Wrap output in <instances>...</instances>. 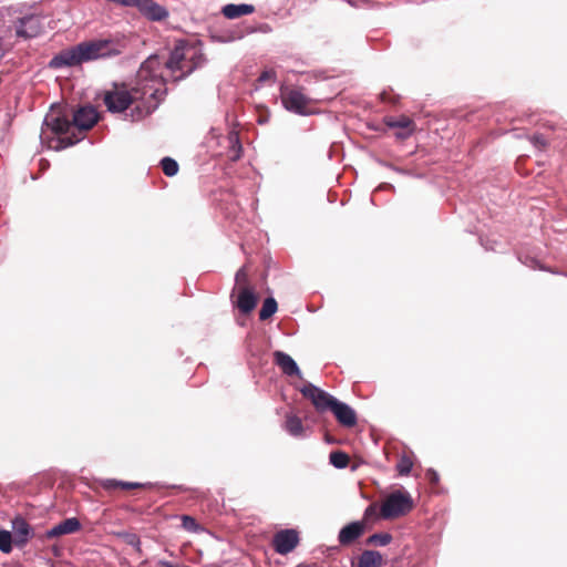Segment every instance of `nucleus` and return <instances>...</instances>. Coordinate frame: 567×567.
Wrapping results in <instances>:
<instances>
[{
    "mask_svg": "<svg viewBox=\"0 0 567 567\" xmlns=\"http://www.w3.org/2000/svg\"><path fill=\"white\" fill-rule=\"evenodd\" d=\"M247 280V272L245 268L239 269L236 272L235 284H244Z\"/></svg>",
    "mask_w": 567,
    "mask_h": 567,
    "instance_id": "nucleus-33",
    "label": "nucleus"
},
{
    "mask_svg": "<svg viewBox=\"0 0 567 567\" xmlns=\"http://www.w3.org/2000/svg\"><path fill=\"white\" fill-rule=\"evenodd\" d=\"M42 31L41 20L37 16H28L19 20L16 33L20 38L31 39L38 37Z\"/></svg>",
    "mask_w": 567,
    "mask_h": 567,
    "instance_id": "nucleus-12",
    "label": "nucleus"
},
{
    "mask_svg": "<svg viewBox=\"0 0 567 567\" xmlns=\"http://www.w3.org/2000/svg\"><path fill=\"white\" fill-rule=\"evenodd\" d=\"M231 300L233 303L243 313L251 312L258 301L257 295L251 291L247 286H241L239 288H234L231 291Z\"/></svg>",
    "mask_w": 567,
    "mask_h": 567,
    "instance_id": "nucleus-9",
    "label": "nucleus"
},
{
    "mask_svg": "<svg viewBox=\"0 0 567 567\" xmlns=\"http://www.w3.org/2000/svg\"><path fill=\"white\" fill-rule=\"evenodd\" d=\"M532 142L535 146L544 147L546 145V141L538 135L533 136Z\"/></svg>",
    "mask_w": 567,
    "mask_h": 567,
    "instance_id": "nucleus-36",
    "label": "nucleus"
},
{
    "mask_svg": "<svg viewBox=\"0 0 567 567\" xmlns=\"http://www.w3.org/2000/svg\"><path fill=\"white\" fill-rule=\"evenodd\" d=\"M254 11L255 7L252 4L247 3H228L221 8V13L224 14V17L230 20L237 19L243 16L251 14Z\"/></svg>",
    "mask_w": 567,
    "mask_h": 567,
    "instance_id": "nucleus-19",
    "label": "nucleus"
},
{
    "mask_svg": "<svg viewBox=\"0 0 567 567\" xmlns=\"http://www.w3.org/2000/svg\"><path fill=\"white\" fill-rule=\"evenodd\" d=\"M12 543H14V538L11 533L4 529L0 530V550L4 554L11 553Z\"/></svg>",
    "mask_w": 567,
    "mask_h": 567,
    "instance_id": "nucleus-27",
    "label": "nucleus"
},
{
    "mask_svg": "<svg viewBox=\"0 0 567 567\" xmlns=\"http://www.w3.org/2000/svg\"><path fill=\"white\" fill-rule=\"evenodd\" d=\"M528 261H529V264L527 262V260L524 261L528 267H533L534 268L536 266V264H537V261L534 258L528 259Z\"/></svg>",
    "mask_w": 567,
    "mask_h": 567,
    "instance_id": "nucleus-37",
    "label": "nucleus"
},
{
    "mask_svg": "<svg viewBox=\"0 0 567 567\" xmlns=\"http://www.w3.org/2000/svg\"><path fill=\"white\" fill-rule=\"evenodd\" d=\"M301 394L311 401L317 412L322 413L326 411H332L337 399L330 395L328 392L319 389L312 383H306L300 389Z\"/></svg>",
    "mask_w": 567,
    "mask_h": 567,
    "instance_id": "nucleus-6",
    "label": "nucleus"
},
{
    "mask_svg": "<svg viewBox=\"0 0 567 567\" xmlns=\"http://www.w3.org/2000/svg\"><path fill=\"white\" fill-rule=\"evenodd\" d=\"M414 507L410 493L396 489L390 493L383 501L380 508V516L383 519H394L409 514Z\"/></svg>",
    "mask_w": 567,
    "mask_h": 567,
    "instance_id": "nucleus-4",
    "label": "nucleus"
},
{
    "mask_svg": "<svg viewBox=\"0 0 567 567\" xmlns=\"http://www.w3.org/2000/svg\"><path fill=\"white\" fill-rule=\"evenodd\" d=\"M413 466V454L412 452L403 453L396 464V471L401 476L410 474Z\"/></svg>",
    "mask_w": 567,
    "mask_h": 567,
    "instance_id": "nucleus-22",
    "label": "nucleus"
},
{
    "mask_svg": "<svg viewBox=\"0 0 567 567\" xmlns=\"http://www.w3.org/2000/svg\"><path fill=\"white\" fill-rule=\"evenodd\" d=\"M274 362L280 368L284 374L288 377L296 375L298 378H302L296 361L289 354L282 351H275Z\"/></svg>",
    "mask_w": 567,
    "mask_h": 567,
    "instance_id": "nucleus-16",
    "label": "nucleus"
},
{
    "mask_svg": "<svg viewBox=\"0 0 567 567\" xmlns=\"http://www.w3.org/2000/svg\"><path fill=\"white\" fill-rule=\"evenodd\" d=\"M158 55H151L145 60L136 76V84L131 91L115 86L106 91L103 97L106 109L111 113H122L131 104V120L141 121L151 114L158 104V95L163 93L165 76L161 73Z\"/></svg>",
    "mask_w": 567,
    "mask_h": 567,
    "instance_id": "nucleus-1",
    "label": "nucleus"
},
{
    "mask_svg": "<svg viewBox=\"0 0 567 567\" xmlns=\"http://www.w3.org/2000/svg\"><path fill=\"white\" fill-rule=\"evenodd\" d=\"M364 520L352 522L341 528L338 535V542L341 546H350L364 534Z\"/></svg>",
    "mask_w": 567,
    "mask_h": 567,
    "instance_id": "nucleus-13",
    "label": "nucleus"
},
{
    "mask_svg": "<svg viewBox=\"0 0 567 567\" xmlns=\"http://www.w3.org/2000/svg\"><path fill=\"white\" fill-rule=\"evenodd\" d=\"M82 64L76 45L62 50L49 62L51 69L71 68Z\"/></svg>",
    "mask_w": 567,
    "mask_h": 567,
    "instance_id": "nucleus-11",
    "label": "nucleus"
},
{
    "mask_svg": "<svg viewBox=\"0 0 567 567\" xmlns=\"http://www.w3.org/2000/svg\"><path fill=\"white\" fill-rule=\"evenodd\" d=\"M12 527L14 533V544L19 547L24 546L32 533L29 523L22 517H16L12 520Z\"/></svg>",
    "mask_w": 567,
    "mask_h": 567,
    "instance_id": "nucleus-18",
    "label": "nucleus"
},
{
    "mask_svg": "<svg viewBox=\"0 0 567 567\" xmlns=\"http://www.w3.org/2000/svg\"><path fill=\"white\" fill-rule=\"evenodd\" d=\"M76 48L82 63L121 53V50L111 40L85 41L76 44Z\"/></svg>",
    "mask_w": 567,
    "mask_h": 567,
    "instance_id": "nucleus-5",
    "label": "nucleus"
},
{
    "mask_svg": "<svg viewBox=\"0 0 567 567\" xmlns=\"http://www.w3.org/2000/svg\"><path fill=\"white\" fill-rule=\"evenodd\" d=\"M284 429L293 437H303L306 435V427L301 419L293 413L286 415Z\"/></svg>",
    "mask_w": 567,
    "mask_h": 567,
    "instance_id": "nucleus-20",
    "label": "nucleus"
},
{
    "mask_svg": "<svg viewBox=\"0 0 567 567\" xmlns=\"http://www.w3.org/2000/svg\"><path fill=\"white\" fill-rule=\"evenodd\" d=\"M81 529V523L76 517H70L58 525L53 526L51 529L47 530V538H56L63 535H70L79 532Z\"/></svg>",
    "mask_w": 567,
    "mask_h": 567,
    "instance_id": "nucleus-15",
    "label": "nucleus"
},
{
    "mask_svg": "<svg viewBox=\"0 0 567 567\" xmlns=\"http://www.w3.org/2000/svg\"><path fill=\"white\" fill-rule=\"evenodd\" d=\"M147 487H151V484L124 482L115 478H99L94 481L93 489L96 493L104 491L110 495H114L120 491L143 489Z\"/></svg>",
    "mask_w": 567,
    "mask_h": 567,
    "instance_id": "nucleus-8",
    "label": "nucleus"
},
{
    "mask_svg": "<svg viewBox=\"0 0 567 567\" xmlns=\"http://www.w3.org/2000/svg\"><path fill=\"white\" fill-rule=\"evenodd\" d=\"M299 543L298 533L295 529H282L274 535L272 547L276 553L287 555L292 551Z\"/></svg>",
    "mask_w": 567,
    "mask_h": 567,
    "instance_id": "nucleus-10",
    "label": "nucleus"
},
{
    "mask_svg": "<svg viewBox=\"0 0 567 567\" xmlns=\"http://www.w3.org/2000/svg\"><path fill=\"white\" fill-rule=\"evenodd\" d=\"M375 512H377V505L375 504L369 505L364 512V519H369L370 517L375 515Z\"/></svg>",
    "mask_w": 567,
    "mask_h": 567,
    "instance_id": "nucleus-35",
    "label": "nucleus"
},
{
    "mask_svg": "<svg viewBox=\"0 0 567 567\" xmlns=\"http://www.w3.org/2000/svg\"><path fill=\"white\" fill-rule=\"evenodd\" d=\"M281 102L286 110L289 112L307 115L308 114V105L310 103V99L301 92L299 89H281Z\"/></svg>",
    "mask_w": 567,
    "mask_h": 567,
    "instance_id": "nucleus-7",
    "label": "nucleus"
},
{
    "mask_svg": "<svg viewBox=\"0 0 567 567\" xmlns=\"http://www.w3.org/2000/svg\"><path fill=\"white\" fill-rule=\"evenodd\" d=\"M275 78H276V73H275V71H272V70H266V71H264V72L259 75L258 81H259V82L274 81V80H275Z\"/></svg>",
    "mask_w": 567,
    "mask_h": 567,
    "instance_id": "nucleus-32",
    "label": "nucleus"
},
{
    "mask_svg": "<svg viewBox=\"0 0 567 567\" xmlns=\"http://www.w3.org/2000/svg\"><path fill=\"white\" fill-rule=\"evenodd\" d=\"M161 62V73L163 65L171 73L174 81H178L190 74L194 70L204 63V56L199 50L193 45L179 44L172 51L169 59Z\"/></svg>",
    "mask_w": 567,
    "mask_h": 567,
    "instance_id": "nucleus-3",
    "label": "nucleus"
},
{
    "mask_svg": "<svg viewBox=\"0 0 567 567\" xmlns=\"http://www.w3.org/2000/svg\"><path fill=\"white\" fill-rule=\"evenodd\" d=\"M161 166L165 175L175 176L178 172V164L171 157H164L161 161Z\"/></svg>",
    "mask_w": 567,
    "mask_h": 567,
    "instance_id": "nucleus-28",
    "label": "nucleus"
},
{
    "mask_svg": "<svg viewBox=\"0 0 567 567\" xmlns=\"http://www.w3.org/2000/svg\"><path fill=\"white\" fill-rule=\"evenodd\" d=\"M277 311V302L272 297L267 298L259 311V319L265 321Z\"/></svg>",
    "mask_w": 567,
    "mask_h": 567,
    "instance_id": "nucleus-23",
    "label": "nucleus"
},
{
    "mask_svg": "<svg viewBox=\"0 0 567 567\" xmlns=\"http://www.w3.org/2000/svg\"><path fill=\"white\" fill-rule=\"evenodd\" d=\"M386 125L391 128L408 130L414 127L413 121L408 116L390 117L386 120Z\"/></svg>",
    "mask_w": 567,
    "mask_h": 567,
    "instance_id": "nucleus-25",
    "label": "nucleus"
},
{
    "mask_svg": "<svg viewBox=\"0 0 567 567\" xmlns=\"http://www.w3.org/2000/svg\"><path fill=\"white\" fill-rule=\"evenodd\" d=\"M392 540V536L389 533H377L371 535L367 539L368 545H374V546H385L390 544Z\"/></svg>",
    "mask_w": 567,
    "mask_h": 567,
    "instance_id": "nucleus-26",
    "label": "nucleus"
},
{
    "mask_svg": "<svg viewBox=\"0 0 567 567\" xmlns=\"http://www.w3.org/2000/svg\"><path fill=\"white\" fill-rule=\"evenodd\" d=\"M337 421L344 427H353L357 424V414L348 404L337 401L331 411Z\"/></svg>",
    "mask_w": 567,
    "mask_h": 567,
    "instance_id": "nucleus-17",
    "label": "nucleus"
},
{
    "mask_svg": "<svg viewBox=\"0 0 567 567\" xmlns=\"http://www.w3.org/2000/svg\"><path fill=\"white\" fill-rule=\"evenodd\" d=\"M130 543H131V544L140 545V539H138L136 536H133V537H132V540H131Z\"/></svg>",
    "mask_w": 567,
    "mask_h": 567,
    "instance_id": "nucleus-38",
    "label": "nucleus"
},
{
    "mask_svg": "<svg viewBox=\"0 0 567 567\" xmlns=\"http://www.w3.org/2000/svg\"><path fill=\"white\" fill-rule=\"evenodd\" d=\"M414 131V127H411V128H408V130H399L396 133H395V136L398 138H406L409 137Z\"/></svg>",
    "mask_w": 567,
    "mask_h": 567,
    "instance_id": "nucleus-34",
    "label": "nucleus"
},
{
    "mask_svg": "<svg viewBox=\"0 0 567 567\" xmlns=\"http://www.w3.org/2000/svg\"><path fill=\"white\" fill-rule=\"evenodd\" d=\"M382 556L378 551L365 550L359 558L358 567H381Z\"/></svg>",
    "mask_w": 567,
    "mask_h": 567,
    "instance_id": "nucleus-21",
    "label": "nucleus"
},
{
    "mask_svg": "<svg viewBox=\"0 0 567 567\" xmlns=\"http://www.w3.org/2000/svg\"><path fill=\"white\" fill-rule=\"evenodd\" d=\"M330 463L337 468H346L350 463V457L342 451H334L330 453Z\"/></svg>",
    "mask_w": 567,
    "mask_h": 567,
    "instance_id": "nucleus-24",
    "label": "nucleus"
},
{
    "mask_svg": "<svg viewBox=\"0 0 567 567\" xmlns=\"http://www.w3.org/2000/svg\"><path fill=\"white\" fill-rule=\"evenodd\" d=\"M425 477L427 478V481L430 482V484L432 486H435L440 481L439 474L436 473V471H434L432 468L426 471Z\"/></svg>",
    "mask_w": 567,
    "mask_h": 567,
    "instance_id": "nucleus-31",
    "label": "nucleus"
},
{
    "mask_svg": "<svg viewBox=\"0 0 567 567\" xmlns=\"http://www.w3.org/2000/svg\"><path fill=\"white\" fill-rule=\"evenodd\" d=\"M228 138H229V143L234 147H236V154L233 157H234V159H237L239 157V152L241 150V146L239 144L238 134L236 132H230Z\"/></svg>",
    "mask_w": 567,
    "mask_h": 567,
    "instance_id": "nucleus-30",
    "label": "nucleus"
},
{
    "mask_svg": "<svg viewBox=\"0 0 567 567\" xmlns=\"http://www.w3.org/2000/svg\"><path fill=\"white\" fill-rule=\"evenodd\" d=\"M486 249H491V250H494L495 248L494 247H487L485 246Z\"/></svg>",
    "mask_w": 567,
    "mask_h": 567,
    "instance_id": "nucleus-39",
    "label": "nucleus"
},
{
    "mask_svg": "<svg viewBox=\"0 0 567 567\" xmlns=\"http://www.w3.org/2000/svg\"><path fill=\"white\" fill-rule=\"evenodd\" d=\"M181 519H182V526L184 529L192 532V533H198V532L203 530V528L200 527V525L196 522V519L194 517L188 516V515H183L181 517Z\"/></svg>",
    "mask_w": 567,
    "mask_h": 567,
    "instance_id": "nucleus-29",
    "label": "nucleus"
},
{
    "mask_svg": "<svg viewBox=\"0 0 567 567\" xmlns=\"http://www.w3.org/2000/svg\"><path fill=\"white\" fill-rule=\"evenodd\" d=\"M96 110L91 106H82L73 113V120L70 122L65 116L51 112L47 114L43 121V127L40 134L41 143L50 150L60 151L69 147L81 138L73 140L68 136L73 127L80 131H87L97 122Z\"/></svg>",
    "mask_w": 567,
    "mask_h": 567,
    "instance_id": "nucleus-2",
    "label": "nucleus"
},
{
    "mask_svg": "<svg viewBox=\"0 0 567 567\" xmlns=\"http://www.w3.org/2000/svg\"><path fill=\"white\" fill-rule=\"evenodd\" d=\"M136 8L143 16L153 21H162L168 17V11L153 0H138Z\"/></svg>",
    "mask_w": 567,
    "mask_h": 567,
    "instance_id": "nucleus-14",
    "label": "nucleus"
}]
</instances>
